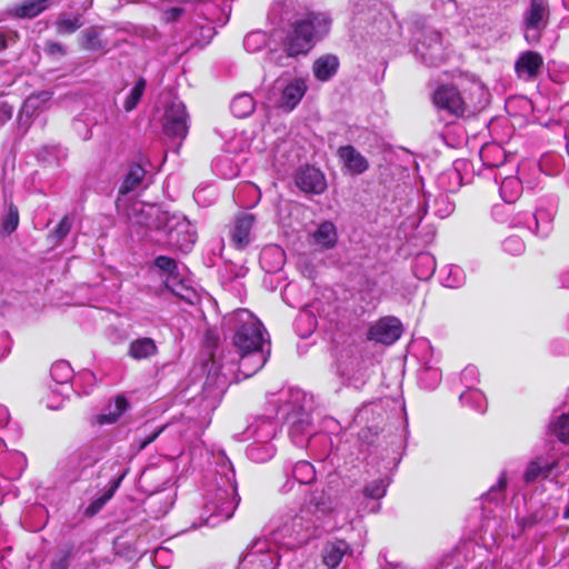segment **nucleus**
Returning <instances> with one entry per match:
<instances>
[{
	"label": "nucleus",
	"mask_w": 569,
	"mask_h": 569,
	"mask_svg": "<svg viewBox=\"0 0 569 569\" xmlns=\"http://www.w3.org/2000/svg\"><path fill=\"white\" fill-rule=\"evenodd\" d=\"M298 0L273 2L268 18L272 23L288 22L290 28L284 39L288 57L307 54L315 44L329 33L331 19L325 12H300Z\"/></svg>",
	"instance_id": "f257e3e1"
},
{
	"label": "nucleus",
	"mask_w": 569,
	"mask_h": 569,
	"mask_svg": "<svg viewBox=\"0 0 569 569\" xmlns=\"http://www.w3.org/2000/svg\"><path fill=\"white\" fill-rule=\"evenodd\" d=\"M335 511L331 497L323 490H315L306 498L299 512L268 537L276 546L295 549L333 529L329 517Z\"/></svg>",
	"instance_id": "f03ea898"
},
{
	"label": "nucleus",
	"mask_w": 569,
	"mask_h": 569,
	"mask_svg": "<svg viewBox=\"0 0 569 569\" xmlns=\"http://www.w3.org/2000/svg\"><path fill=\"white\" fill-rule=\"evenodd\" d=\"M234 330L232 345L239 355V373L250 378L260 371L270 356V339L262 322L247 309L224 318Z\"/></svg>",
	"instance_id": "7ed1b4c3"
},
{
	"label": "nucleus",
	"mask_w": 569,
	"mask_h": 569,
	"mask_svg": "<svg viewBox=\"0 0 569 569\" xmlns=\"http://www.w3.org/2000/svg\"><path fill=\"white\" fill-rule=\"evenodd\" d=\"M213 457L217 465L214 482L207 490L200 515L202 523L210 527H216L230 519L240 501L237 492L236 471L230 459L223 451H219Z\"/></svg>",
	"instance_id": "20e7f679"
},
{
	"label": "nucleus",
	"mask_w": 569,
	"mask_h": 569,
	"mask_svg": "<svg viewBox=\"0 0 569 569\" xmlns=\"http://www.w3.org/2000/svg\"><path fill=\"white\" fill-rule=\"evenodd\" d=\"M509 208L497 206L493 216L500 222H508L512 227H523L535 231L538 236L546 237L552 229L555 210L552 208L538 207L533 212L518 211L510 220L499 218Z\"/></svg>",
	"instance_id": "39448f33"
},
{
	"label": "nucleus",
	"mask_w": 569,
	"mask_h": 569,
	"mask_svg": "<svg viewBox=\"0 0 569 569\" xmlns=\"http://www.w3.org/2000/svg\"><path fill=\"white\" fill-rule=\"evenodd\" d=\"M278 549L268 537L258 538L247 548L238 569H277L280 562Z\"/></svg>",
	"instance_id": "423d86ee"
},
{
	"label": "nucleus",
	"mask_w": 569,
	"mask_h": 569,
	"mask_svg": "<svg viewBox=\"0 0 569 569\" xmlns=\"http://www.w3.org/2000/svg\"><path fill=\"white\" fill-rule=\"evenodd\" d=\"M272 397H274V399H271L270 402L279 403L277 416L283 420L310 412L309 400L301 389H282L278 395H273Z\"/></svg>",
	"instance_id": "0eeeda50"
},
{
	"label": "nucleus",
	"mask_w": 569,
	"mask_h": 569,
	"mask_svg": "<svg viewBox=\"0 0 569 569\" xmlns=\"http://www.w3.org/2000/svg\"><path fill=\"white\" fill-rule=\"evenodd\" d=\"M72 375L71 366L64 360L57 361L51 366L50 376L57 383V388L50 387V393L44 398L48 409L58 410L62 407L64 396L70 389L68 383L72 379Z\"/></svg>",
	"instance_id": "6e6552de"
},
{
	"label": "nucleus",
	"mask_w": 569,
	"mask_h": 569,
	"mask_svg": "<svg viewBox=\"0 0 569 569\" xmlns=\"http://www.w3.org/2000/svg\"><path fill=\"white\" fill-rule=\"evenodd\" d=\"M432 101L439 110H443L455 117L463 116L467 110L463 97L452 84L439 86L433 91Z\"/></svg>",
	"instance_id": "1a4fd4ad"
},
{
	"label": "nucleus",
	"mask_w": 569,
	"mask_h": 569,
	"mask_svg": "<svg viewBox=\"0 0 569 569\" xmlns=\"http://www.w3.org/2000/svg\"><path fill=\"white\" fill-rule=\"evenodd\" d=\"M416 53L426 64L438 66L447 56L441 34L435 30L426 31L423 38L418 40Z\"/></svg>",
	"instance_id": "9d476101"
},
{
	"label": "nucleus",
	"mask_w": 569,
	"mask_h": 569,
	"mask_svg": "<svg viewBox=\"0 0 569 569\" xmlns=\"http://www.w3.org/2000/svg\"><path fill=\"white\" fill-rule=\"evenodd\" d=\"M163 130L166 134L183 139L188 132V114L181 101L170 102L163 116Z\"/></svg>",
	"instance_id": "9b49d317"
},
{
	"label": "nucleus",
	"mask_w": 569,
	"mask_h": 569,
	"mask_svg": "<svg viewBox=\"0 0 569 569\" xmlns=\"http://www.w3.org/2000/svg\"><path fill=\"white\" fill-rule=\"evenodd\" d=\"M547 4L545 0H531L530 8L525 13L526 40L536 43L540 39V32L547 24Z\"/></svg>",
	"instance_id": "f8f14e48"
},
{
	"label": "nucleus",
	"mask_w": 569,
	"mask_h": 569,
	"mask_svg": "<svg viewBox=\"0 0 569 569\" xmlns=\"http://www.w3.org/2000/svg\"><path fill=\"white\" fill-rule=\"evenodd\" d=\"M401 333V322L395 317H386L371 326L368 338L379 343L391 345L400 338Z\"/></svg>",
	"instance_id": "ddd939ff"
},
{
	"label": "nucleus",
	"mask_w": 569,
	"mask_h": 569,
	"mask_svg": "<svg viewBox=\"0 0 569 569\" xmlns=\"http://www.w3.org/2000/svg\"><path fill=\"white\" fill-rule=\"evenodd\" d=\"M295 180L297 187L305 193L321 194L327 188L325 174L312 166L300 168Z\"/></svg>",
	"instance_id": "4468645a"
},
{
	"label": "nucleus",
	"mask_w": 569,
	"mask_h": 569,
	"mask_svg": "<svg viewBox=\"0 0 569 569\" xmlns=\"http://www.w3.org/2000/svg\"><path fill=\"white\" fill-rule=\"evenodd\" d=\"M542 67V56L539 52L530 50L520 53L515 62L517 77L525 81L535 80L540 74Z\"/></svg>",
	"instance_id": "2eb2a0df"
},
{
	"label": "nucleus",
	"mask_w": 569,
	"mask_h": 569,
	"mask_svg": "<svg viewBox=\"0 0 569 569\" xmlns=\"http://www.w3.org/2000/svg\"><path fill=\"white\" fill-rule=\"evenodd\" d=\"M286 421L290 425L289 436L292 442L298 447L306 446L316 432L310 418V412L302 413V416H297L292 419H286Z\"/></svg>",
	"instance_id": "dca6fc26"
},
{
	"label": "nucleus",
	"mask_w": 569,
	"mask_h": 569,
	"mask_svg": "<svg viewBox=\"0 0 569 569\" xmlns=\"http://www.w3.org/2000/svg\"><path fill=\"white\" fill-rule=\"evenodd\" d=\"M254 224V217L243 213L234 219L230 227V239L237 249H243L251 242V229Z\"/></svg>",
	"instance_id": "f3484780"
},
{
	"label": "nucleus",
	"mask_w": 569,
	"mask_h": 569,
	"mask_svg": "<svg viewBox=\"0 0 569 569\" xmlns=\"http://www.w3.org/2000/svg\"><path fill=\"white\" fill-rule=\"evenodd\" d=\"M108 450L109 443L106 440H94L81 447L77 451L74 459L79 468L87 469L101 460Z\"/></svg>",
	"instance_id": "a211bd4d"
},
{
	"label": "nucleus",
	"mask_w": 569,
	"mask_h": 569,
	"mask_svg": "<svg viewBox=\"0 0 569 569\" xmlns=\"http://www.w3.org/2000/svg\"><path fill=\"white\" fill-rule=\"evenodd\" d=\"M343 168L351 174H361L368 168V160L352 146H342L337 152Z\"/></svg>",
	"instance_id": "6ab92c4d"
},
{
	"label": "nucleus",
	"mask_w": 569,
	"mask_h": 569,
	"mask_svg": "<svg viewBox=\"0 0 569 569\" xmlns=\"http://www.w3.org/2000/svg\"><path fill=\"white\" fill-rule=\"evenodd\" d=\"M277 433V423L269 418H258L246 429L247 439L270 443Z\"/></svg>",
	"instance_id": "aec40b11"
},
{
	"label": "nucleus",
	"mask_w": 569,
	"mask_h": 569,
	"mask_svg": "<svg viewBox=\"0 0 569 569\" xmlns=\"http://www.w3.org/2000/svg\"><path fill=\"white\" fill-rule=\"evenodd\" d=\"M308 87L306 80L296 78L291 80L283 89L280 100V107L291 111L302 99Z\"/></svg>",
	"instance_id": "412c9836"
},
{
	"label": "nucleus",
	"mask_w": 569,
	"mask_h": 569,
	"mask_svg": "<svg viewBox=\"0 0 569 569\" xmlns=\"http://www.w3.org/2000/svg\"><path fill=\"white\" fill-rule=\"evenodd\" d=\"M349 550V545L343 540L327 542L322 549L323 565L328 567V569H336Z\"/></svg>",
	"instance_id": "4be33fe9"
},
{
	"label": "nucleus",
	"mask_w": 569,
	"mask_h": 569,
	"mask_svg": "<svg viewBox=\"0 0 569 569\" xmlns=\"http://www.w3.org/2000/svg\"><path fill=\"white\" fill-rule=\"evenodd\" d=\"M129 402L124 396H117L114 398V402L110 403L106 411L96 416L94 423L103 426V425H112L118 421V419L128 410Z\"/></svg>",
	"instance_id": "5701e85b"
},
{
	"label": "nucleus",
	"mask_w": 569,
	"mask_h": 569,
	"mask_svg": "<svg viewBox=\"0 0 569 569\" xmlns=\"http://www.w3.org/2000/svg\"><path fill=\"white\" fill-rule=\"evenodd\" d=\"M556 467L557 461L539 457L528 465L523 479L527 483H531L539 478H547Z\"/></svg>",
	"instance_id": "b1692460"
},
{
	"label": "nucleus",
	"mask_w": 569,
	"mask_h": 569,
	"mask_svg": "<svg viewBox=\"0 0 569 569\" xmlns=\"http://www.w3.org/2000/svg\"><path fill=\"white\" fill-rule=\"evenodd\" d=\"M260 263L267 272H276L284 263V252L279 246L264 247L260 253Z\"/></svg>",
	"instance_id": "393cba45"
},
{
	"label": "nucleus",
	"mask_w": 569,
	"mask_h": 569,
	"mask_svg": "<svg viewBox=\"0 0 569 569\" xmlns=\"http://www.w3.org/2000/svg\"><path fill=\"white\" fill-rule=\"evenodd\" d=\"M187 221L178 222L177 227L169 229V240L181 250H189L196 241L194 233L189 231Z\"/></svg>",
	"instance_id": "a878e982"
},
{
	"label": "nucleus",
	"mask_w": 569,
	"mask_h": 569,
	"mask_svg": "<svg viewBox=\"0 0 569 569\" xmlns=\"http://www.w3.org/2000/svg\"><path fill=\"white\" fill-rule=\"evenodd\" d=\"M338 67V58L332 54H327L315 61L312 70L318 80L328 81L337 73Z\"/></svg>",
	"instance_id": "bb28decb"
},
{
	"label": "nucleus",
	"mask_w": 569,
	"mask_h": 569,
	"mask_svg": "<svg viewBox=\"0 0 569 569\" xmlns=\"http://www.w3.org/2000/svg\"><path fill=\"white\" fill-rule=\"evenodd\" d=\"M119 467V470L116 475V478L113 480L109 481V488L108 490L98 499H96L87 509V512L90 515L97 513L103 505L112 498L117 489L119 488L121 481L127 476V469L122 468L120 463H116Z\"/></svg>",
	"instance_id": "cd10ccee"
},
{
	"label": "nucleus",
	"mask_w": 569,
	"mask_h": 569,
	"mask_svg": "<svg viewBox=\"0 0 569 569\" xmlns=\"http://www.w3.org/2000/svg\"><path fill=\"white\" fill-rule=\"evenodd\" d=\"M158 351L157 345L151 338H138L130 342L128 355L136 359H147L154 356Z\"/></svg>",
	"instance_id": "c85d7f7f"
},
{
	"label": "nucleus",
	"mask_w": 569,
	"mask_h": 569,
	"mask_svg": "<svg viewBox=\"0 0 569 569\" xmlns=\"http://www.w3.org/2000/svg\"><path fill=\"white\" fill-rule=\"evenodd\" d=\"M313 241L322 249L332 248L338 239L336 227L330 221L320 223L312 234Z\"/></svg>",
	"instance_id": "c756f323"
},
{
	"label": "nucleus",
	"mask_w": 569,
	"mask_h": 569,
	"mask_svg": "<svg viewBox=\"0 0 569 569\" xmlns=\"http://www.w3.org/2000/svg\"><path fill=\"white\" fill-rule=\"evenodd\" d=\"M440 281L447 288H460L466 282V274L461 267L448 264L440 270Z\"/></svg>",
	"instance_id": "7c9ffc66"
},
{
	"label": "nucleus",
	"mask_w": 569,
	"mask_h": 569,
	"mask_svg": "<svg viewBox=\"0 0 569 569\" xmlns=\"http://www.w3.org/2000/svg\"><path fill=\"white\" fill-rule=\"evenodd\" d=\"M499 191L506 203H513L522 193V183L517 177H506L500 183Z\"/></svg>",
	"instance_id": "2f4dec72"
},
{
	"label": "nucleus",
	"mask_w": 569,
	"mask_h": 569,
	"mask_svg": "<svg viewBox=\"0 0 569 569\" xmlns=\"http://www.w3.org/2000/svg\"><path fill=\"white\" fill-rule=\"evenodd\" d=\"M436 270L435 258L429 253H420L413 263V273L419 280H428Z\"/></svg>",
	"instance_id": "473e14b6"
},
{
	"label": "nucleus",
	"mask_w": 569,
	"mask_h": 569,
	"mask_svg": "<svg viewBox=\"0 0 569 569\" xmlns=\"http://www.w3.org/2000/svg\"><path fill=\"white\" fill-rule=\"evenodd\" d=\"M144 174L146 170L140 164H131L120 187L119 192L121 194H127L136 190L141 184Z\"/></svg>",
	"instance_id": "72a5a7b5"
},
{
	"label": "nucleus",
	"mask_w": 569,
	"mask_h": 569,
	"mask_svg": "<svg viewBox=\"0 0 569 569\" xmlns=\"http://www.w3.org/2000/svg\"><path fill=\"white\" fill-rule=\"evenodd\" d=\"M274 447L271 443L253 441L247 448V457L254 462H266L274 455Z\"/></svg>",
	"instance_id": "f704fd0d"
},
{
	"label": "nucleus",
	"mask_w": 569,
	"mask_h": 569,
	"mask_svg": "<svg viewBox=\"0 0 569 569\" xmlns=\"http://www.w3.org/2000/svg\"><path fill=\"white\" fill-rule=\"evenodd\" d=\"M256 103L253 98L248 93H241L233 98L230 109L238 118H246L254 110Z\"/></svg>",
	"instance_id": "c9c22d12"
},
{
	"label": "nucleus",
	"mask_w": 569,
	"mask_h": 569,
	"mask_svg": "<svg viewBox=\"0 0 569 569\" xmlns=\"http://www.w3.org/2000/svg\"><path fill=\"white\" fill-rule=\"evenodd\" d=\"M291 476L300 485H307L315 480V467L306 460H300L291 467Z\"/></svg>",
	"instance_id": "e433bc0d"
},
{
	"label": "nucleus",
	"mask_w": 569,
	"mask_h": 569,
	"mask_svg": "<svg viewBox=\"0 0 569 569\" xmlns=\"http://www.w3.org/2000/svg\"><path fill=\"white\" fill-rule=\"evenodd\" d=\"M462 405H470L475 410L485 412L487 409V400L485 395L478 389H469L460 395Z\"/></svg>",
	"instance_id": "4c0bfd02"
},
{
	"label": "nucleus",
	"mask_w": 569,
	"mask_h": 569,
	"mask_svg": "<svg viewBox=\"0 0 569 569\" xmlns=\"http://www.w3.org/2000/svg\"><path fill=\"white\" fill-rule=\"evenodd\" d=\"M51 0H28L19 8L17 14L21 18H33L50 6Z\"/></svg>",
	"instance_id": "58836bf2"
},
{
	"label": "nucleus",
	"mask_w": 569,
	"mask_h": 569,
	"mask_svg": "<svg viewBox=\"0 0 569 569\" xmlns=\"http://www.w3.org/2000/svg\"><path fill=\"white\" fill-rule=\"evenodd\" d=\"M82 21L79 14L70 18L61 14L56 21L57 32L59 34H71L82 27Z\"/></svg>",
	"instance_id": "ea45409f"
},
{
	"label": "nucleus",
	"mask_w": 569,
	"mask_h": 569,
	"mask_svg": "<svg viewBox=\"0 0 569 569\" xmlns=\"http://www.w3.org/2000/svg\"><path fill=\"white\" fill-rule=\"evenodd\" d=\"M441 187L449 191H456L462 184V177L459 169L455 166L452 169L447 170L439 177Z\"/></svg>",
	"instance_id": "a19ab883"
},
{
	"label": "nucleus",
	"mask_w": 569,
	"mask_h": 569,
	"mask_svg": "<svg viewBox=\"0 0 569 569\" xmlns=\"http://www.w3.org/2000/svg\"><path fill=\"white\" fill-rule=\"evenodd\" d=\"M146 84L147 83L143 78H140L136 82V84L130 90L128 97L126 98V100L123 102V108L126 109V111L130 112L137 107V104L139 103L142 94L144 92Z\"/></svg>",
	"instance_id": "79ce46f5"
},
{
	"label": "nucleus",
	"mask_w": 569,
	"mask_h": 569,
	"mask_svg": "<svg viewBox=\"0 0 569 569\" xmlns=\"http://www.w3.org/2000/svg\"><path fill=\"white\" fill-rule=\"evenodd\" d=\"M388 482L386 479L379 478L367 483L363 488V496L369 499L379 500L387 492Z\"/></svg>",
	"instance_id": "37998d69"
},
{
	"label": "nucleus",
	"mask_w": 569,
	"mask_h": 569,
	"mask_svg": "<svg viewBox=\"0 0 569 569\" xmlns=\"http://www.w3.org/2000/svg\"><path fill=\"white\" fill-rule=\"evenodd\" d=\"M267 34L262 31H253L246 36L243 47L248 52H256L267 44Z\"/></svg>",
	"instance_id": "c03bdc74"
},
{
	"label": "nucleus",
	"mask_w": 569,
	"mask_h": 569,
	"mask_svg": "<svg viewBox=\"0 0 569 569\" xmlns=\"http://www.w3.org/2000/svg\"><path fill=\"white\" fill-rule=\"evenodd\" d=\"M82 47L87 50L97 51L103 48V43L100 39L99 32L93 29H87L81 34Z\"/></svg>",
	"instance_id": "a18cd8bd"
},
{
	"label": "nucleus",
	"mask_w": 569,
	"mask_h": 569,
	"mask_svg": "<svg viewBox=\"0 0 569 569\" xmlns=\"http://www.w3.org/2000/svg\"><path fill=\"white\" fill-rule=\"evenodd\" d=\"M154 266L166 272L168 274L167 283L170 281V279H174L177 277V262L167 257V256H159L154 260Z\"/></svg>",
	"instance_id": "49530a36"
},
{
	"label": "nucleus",
	"mask_w": 569,
	"mask_h": 569,
	"mask_svg": "<svg viewBox=\"0 0 569 569\" xmlns=\"http://www.w3.org/2000/svg\"><path fill=\"white\" fill-rule=\"evenodd\" d=\"M441 379V373L438 369L427 367L420 373V382L428 389H433L438 386Z\"/></svg>",
	"instance_id": "de8ad7c7"
},
{
	"label": "nucleus",
	"mask_w": 569,
	"mask_h": 569,
	"mask_svg": "<svg viewBox=\"0 0 569 569\" xmlns=\"http://www.w3.org/2000/svg\"><path fill=\"white\" fill-rule=\"evenodd\" d=\"M552 428L560 441L569 442V413L559 417Z\"/></svg>",
	"instance_id": "09e8293b"
},
{
	"label": "nucleus",
	"mask_w": 569,
	"mask_h": 569,
	"mask_svg": "<svg viewBox=\"0 0 569 569\" xmlns=\"http://www.w3.org/2000/svg\"><path fill=\"white\" fill-rule=\"evenodd\" d=\"M171 560L172 555L169 549L160 547L154 550L152 562L156 567L160 569H166L170 566Z\"/></svg>",
	"instance_id": "8fccbe9b"
},
{
	"label": "nucleus",
	"mask_w": 569,
	"mask_h": 569,
	"mask_svg": "<svg viewBox=\"0 0 569 569\" xmlns=\"http://www.w3.org/2000/svg\"><path fill=\"white\" fill-rule=\"evenodd\" d=\"M503 250L510 254L517 256L525 251L523 241L517 237L511 236L502 242Z\"/></svg>",
	"instance_id": "3c124183"
},
{
	"label": "nucleus",
	"mask_w": 569,
	"mask_h": 569,
	"mask_svg": "<svg viewBox=\"0 0 569 569\" xmlns=\"http://www.w3.org/2000/svg\"><path fill=\"white\" fill-rule=\"evenodd\" d=\"M479 381L478 368L470 365L467 366L461 372V382L469 389H473L475 385Z\"/></svg>",
	"instance_id": "603ef678"
},
{
	"label": "nucleus",
	"mask_w": 569,
	"mask_h": 569,
	"mask_svg": "<svg viewBox=\"0 0 569 569\" xmlns=\"http://www.w3.org/2000/svg\"><path fill=\"white\" fill-rule=\"evenodd\" d=\"M19 223V212L16 206L10 204L8 208L7 216L3 220V230L8 233L14 231Z\"/></svg>",
	"instance_id": "864d4df0"
},
{
	"label": "nucleus",
	"mask_w": 569,
	"mask_h": 569,
	"mask_svg": "<svg viewBox=\"0 0 569 569\" xmlns=\"http://www.w3.org/2000/svg\"><path fill=\"white\" fill-rule=\"evenodd\" d=\"M71 227L72 220L68 216L63 217L53 231V236L58 242L66 238V236L70 232Z\"/></svg>",
	"instance_id": "5fc2aeb1"
},
{
	"label": "nucleus",
	"mask_w": 569,
	"mask_h": 569,
	"mask_svg": "<svg viewBox=\"0 0 569 569\" xmlns=\"http://www.w3.org/2000/svg\"><path fill=\"white\" fill-rule=\"evenodd\" d=\"M507 486L506 473H502L498 480L497 486H492L490 490L483 496L485 499H496V496L501 492Z\"/></svg>",
	"instance_id": "6e6d98bb"
},
{
	"label": "nucleus",
	"mask_w": 569,
	"mask_h": 569,
	"mask_svg": "<svg viewBox=\"0 0 569 569\" xmlns=\"http://www.w3.org/2000/svg\"><path fill=\"white\" fill-rule=\"evenodd\" d=\"M44 49L51 56H56V54L64 56L66 54V49L63 48V46L56 41H47Z\"/></svg>",
	"instance_id": "4d7b16f0"
},
{
	"label": "nucleus",
	"mask_w": 569,
	"mask_h": 569,
	"mask_svg": "<svg viewBox=\"0 0 569 569\" xmlns=\"http://www.w3.org/2000/svg\"><path fill=\"white\" fill-rule=\"evenodd\" d=\"M183 12L181 8H170L163 13V18L167 22L176 21Z\"/></svg>",
	"instance_id": "13d9d810"
},
{
	"label": "nucleus",
	"mask_w": 569,
	"mask_h": 569,
	"mask_svg": "<svg viewBox=\"0 0 569 569\" xmlns=\"http://www.w3.org/2000/svg\"><path fill=\"white\" fill-rule=\"evenodd\" d=\"M17 34L14 32H4L0 30V51L8 47V40L14 41Z\"/></svg>",
	"instance_id": "bf43d9fd"
},
{
	"label": "nucleus",
	"mask_w": 569,
	"mask_h": 569,
	"mask_svg": "<svg viewBox=\"0 0 569 569\" xmlns=\"http://www.w3.org/2000/svg\"><path fill=\"white\" fill-rule=\"evenodd\" d=\"M0 360L3 359L10 352V345L7 337H0Z\"/></svg>",
	"instance_id": "052dcab7"
},
{
	"label": "nucleus",
	"mask_w": 569,
	"mask_h": 569,
	"mask_svg": "<svg viewBox=\"0 0 569 569\" xmlns=\"http://www.w3.org/2000/svg\"><path fill=\"white\" fill-rule=\"evenodd\" d=\"M338 373L347 382H350L353 379V373L349 372V369L343 363L338 365Z\"/></svg>",
	"instance_id": "680f3d73"
},
{
	"label": "nucleus",
	"mask_w": 569,
	"mask_h": 569,
	"mask_svg": "<svg viewBox=\"0 0 569 569\" xmlns=\"http://www.w3.org/2000/svg\"><path fill=\"white\" fill-rule=\"evenodd\" d=\"M117 462L120 463L122 468L128 470V468L120 460L117 459V460L111 461L108 466V469L112 472L110 480H113L116 478V475L119 470V467L116 465ZM103 469H107V467H104Z\"/></svg>",
	"instance_id": "e2e57ef3"
},
{
	"label": "nucleus",
	"mask_w": 569,
	"mask_h": 569,
	"mask_svg": "<svg viewBox=\"0 0 569 569\" xmlns=\"http://www.w3.org/2000/svg\"><path fill=\"white\" fill-rule=\"evenodd\" d=\"M10 415L6 407L0 405V428L6 426L9 421Z\"/></svg>",
	"instance_id": "0e129e2a"
},
{
	"label": "nucleus",
	"mask_w": 569,
	"mask_h": 569,
	"mask_svg": "<svg viewBox=\"0 0 569 569\" xmlns=\"http://www.w3.org/2000/svg\"><path fill=\"white\" fill-rule=\"evenodd\" d=\"M161 432V430H158L157 432H153L151 436L147 437L146 439H143L140 445H139V449L142 450L144 449L149 443H151L152 441H154V439L159 436V433Z\"/></svg>",
	"instance_id": "69168bd1"
},
{
	"label": "nucleus",
	"mask_w": 569,
	"mask_h": 569,
	"mask_svg": "<svg viewBox=\"0 0 569 569\" xmlns=\"http://www.w3.org/2000/svg\"><path fill=\"white\" fill-rule=\"evenodd\" d=\"M53 566L56 568H59V569H67L68 568V555H66L64 557H62L60 560H58L57 562H53Z\"/></svg>",
	"instance_id": "338daca9"
},
{
	"label": "nucleus",
	"mask_w": 569,
	"mask_h": 569,
	"mask_svg": "<svg viewBox=\"0 0 569 569\" xmlns=\"http://www.w3.org/2000/svg\"><path fill=\"white\" fill-rule=\"evenodd\" d=\"M249 191V192H254V193H259V190L257 189V187L252 183H247L244 186H242L237 192L238 194L242 191Z\"/></svg>",
	"instance_id": "774afa93"
}]
</instances>
